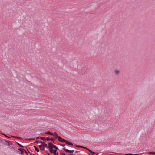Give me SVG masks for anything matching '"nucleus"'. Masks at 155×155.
<instances>
[{"instance_id": "nucleus-1", "label": "nucleus", "mask_w": 155, "mask_h": 155, "mask_svg": "<svg viewBox=\"0 0 155 155\" xmlns=\"http://www.w3.org/2000/svg\"><path fill=\"white\" fill-rule=\"evenodd\" d=\"M53 144H52L51 142H49L48 144V147L49 149L50 150V151H52L53 150Z\"/></svg>"}, {"instance_id": "nucleus-2", "label": "nucleus", "mask_w": 155, "mask_h": 155, "mask_svg": "<svg viewBox=\"0 0 155 155\" xmlns=\"http://www.w3.org/2000/svg\"><path fill=\"white\" fill-rule=\"evenodd\" d=\"M87 70V68L85 67H83V68L81 70V73L82 74H83L85 73Z\"/></svg>"}, {"instance_id": "nucleus-3", "label": "nucleus", "mask_w": 155, "mask_h": 155, "mask_svg": "<svg viewBox=\"0 0 155 155\" xmlns=\"http://www.w3.org/2000/svg\"><path fill=\"white\" fill-rule=\"evenodd\" d=\"M58 141L62 142H65L66 141V140L65 139L62 138L60 136L58 137Z\"/></svg>"}, {"instance_id": "nucleus-4", "label": "nucleus", "mask_w": 155, "mask_h": 155, "mask_svg": "<svg viewBox=\"0 0 155 155\" xmlns=\"http://www.w3.org/2000/svg\"><path fill=\"white\" fill-rule=\"evenodd\" d=\"M48 134V135H54L53 134L50 132V131H47V132H45V133H41L42 134Z\"/></svg>"}, {"instance_id": "nucleus-5", "label": "nucleus", "mask_w": 155, "mask_h": 155, "mask_svg": "<svg viewBox=\"0 0 155 155\" xmlns=\"http://www.w3.org/2000/svg\"><path fill=\"white\" fill-rule=\"evenodd\" d=\"M46 140L47 141L50 140L51 141H54V140L53 138H51L50 139L49 137L46 138Z\"/></svg>"}, {"instance_id": "nucleus-6", "label": "nucleus", "mask_w": 155, "mask_h": 155, "mask_svg": "<svg viewBox=\"0 0 155 155\" xmlns=\"http://www.w3.org/2000/svg\"><path fill=\"white\" fill-rule=\"evenodd\" d=\"M39 148L40 149L42 150H44V147L43 144L39 145Z\"/></svg>"}, {"instance_id": "nucleus-7", "label": "nucleus", "mask_w": 155, "mask_h": 155, "mask_svg": "<svg viewBox=\"0 0 155 155\" xmlns=\"http://www.w3.org/2000/svg\"><path fill=\"white\" fill-rule=\"evenodd\" d=\"M18 150L19 151H20L21 150L24 151H25V152L26 153V154L27 155H28V153L26 152V151L24 149H22V148H19L18 149Z\"/></svg>"}, {"instance_id": "nucleus-8", "label": "nucleus", "mask_w": 155, "mask_h": 155, "mask_svg": "<svg viewBox=\"0 0 155 155\" xmlns=\"http://www.w3.org/2000/svg\"><path fill=\"white\" fill-rule=\"evenodd\" d=\"M50 152L52 153H53L54 154H55V153H56L57 150H52V151H50Z\"/></svg>"}, {"instance_id": "nucleus-9", "label": "nucleus", "mask_w": 155, "mask_h": 155, "mask_svg": "<svg viewBox=\"0 0 155 155\" xmlns=\"http://www.w3.org/2000/svg\"><path fill=\"white\" fill-rule=\"evenodd\" d=\"M65 142V143L67 144H68V145H73V144L71 143L70 142L68 141H66Z\"/></svg>"}, {"instance_id": "nucleus-10", "label": "nucleus", "mask_w": 155, "mask_h": 155, "mask_svg": "<svg viewBox=\"0 0 155 155\" xmlns=\"http://www.w3.org/2000/svg\"><path fill=\"white\" fill-rule=\"evenodd\" d=\"M11 137L14 138H17V139H21V138L19 137H16V136H11Z\"/></svg>"}, {"instance_id": "nucleus-11", "label": "nucleus", "mask_w": 155, "mask_h": 155, "mask_svg": "<svg viewBox=\"0 0 155 155\" xmlns=\"http://www.w3.org/2000/svg\"><path fill=\"white\" fill-rule=\"evenodd\" d=\"M34 147L35 151H37V152H39V149L36 147L35 146H34Z\"/></svg>"}, {"instance_id": "nucleus-12", "label": "nucleus", "mask_w": 155, "mask_h": 155, "mask_svg": "<svg viewBox=\"0 0 155 155\" xmlns=\"http://www.w3.org/2000/svg\"><path fill=\"white\" fill-rule=\"evenodd\" d=\"M35 142L37 143H42L43 144V143H44V142H43V141H40L39 140H37Z\"/></svg>"}, {"instance_id": "nucleus-13", "label": "nucleus", "mask_w": 155, "mask_h": 155, "mask_svg": "<svg viewBox=\"0 0 155 155\" xmlns=\"http://www.w3.org/2000/svg\"><path fill=\"white\" fill-rule=\"evenodd\" d=\"M63 149L64 150V151L65 152H68L69 153V150H68V149H66L65 148H64V147L63 148Z\"/></svg>"}, {"instance_id": "nucleus-14", "label": "nucleus", "mask_w": 155, "mask_h": 155, "mask_svg": "<svg viewBox=\"0 0 155 155\" xmlns=\"http://www.w3.org/2000/svg\"><path fill=\"white\" fill-rule=\"evenodd\" d=\"M43 145L44 146V148L45 147L46 148H48L47 145L44 142V143H43Z\"/></svg>"}, {"instance_id": "nucleus-15", "label": "nucleus", "mask_w": 155, "mask_h": 155, "mask_svg": "<svg viewBox=\"0 0 155 155\" xmlns=\"http://www.w3.org/2000/svg\"><path fill=\"white\" fill-rule=\"evenodd\" d=\"M53 148H54L55 149H56V150H57V149H58V147H56V146H55V145H53Z\"/></svg>"}, {"instance_id": "nucleus-16", "label": "nucleus", "mask_w": 155, "mask_h": 155, "mask_svg": "<svg viewBox=\"0 0 155 155\" xmlns=\"http://www.w3.org/2000/svg\"><path fill=\"white\" fill-rule=\"evenodd\" d=\"M4 143H6V144H7V143H8L9 145L10 144L8 143V141L6 140H5L4 142Z\"/></svg>"}, {"instance_id": "nucleus-17", "label": "nucleus", "mask_w": 155, "mask_h": 155, "mask_svg": "<svg viewBox=\"0 0 155 155\" xmlns=\"http://www.w3.org/2000/svg\"><path fill=\"white\" fill-rule=\"evenodd\" d=\"M119 72V71L118 70H116L115 73L116 74H118Z\"/></svg>"}, {"instance_id": "nucleus-18", "label": "nucleus", "mask_w": 155, "mask_h": 155, "mask_svg": "<svg viewBox=\"0 0 155 155\" xmlns=\"http://www.w3.org/2000/svg\"><path fill=\"white\" fill-rule=\"evenodd\" d=\"M125 155H139L138 154H126Z\"/></svg>"}, {"instance_id": "nucleus-19", "label": "nucleus", "mask_w": 155, "mask_h": 155, "mask_svg": "<svg viewBox=\"0 0 155 155\" xmlns=\"http://www.w3.org/2000/svg\"><path fill=\"white\" fill-rule=\"evenodd\" d=\"M1 134L4 135L7 138H9L10 137L8 136H7L5 134Z\"/></svg>"}, {"instance_id": "nucleus-20", "label": "nucleus", "mask_w": 155, "mask_h": 155, "mask_svg": "<svg viewBox=\"0 0 155 155\" xmlns=\"http://www.w3.org/2000/svg\"><path fill=\"white\" fill-rule=\"evenodd\" d=\"M40 139H41V140H44L46 138L45 137H40Z\"/></svg>"}, {"instance_id": "nucleus-21", "label": "nucleus", "mask_w": 155, "mask_h": 155, "mask_svg": "<svg viewBox=\"0 0 155 155\" xmlns=\"http://www.w3.org/2000/svg\"><path fill=\"white\" fill-rule=\"evenodd\" d=\"M17 143V144L19 145V146L20 147H24L23 146H22V145H21L20 144H19L18 143Z\"/></svg>"}, {"instance_id": "nucleus-22", "label": "nucleus", "mask_w": 155, "mask_h": 155, "mask_svg": "<svg viewBox=\"0 0 155 155\" xmlns=\"http://www.w3.org/2000/svg\"><path fill=\"white\" fill-rule=\"evenodd\" d=\"M149 153L152 154H155V152H150Z\"/></svg>"}, {"instance_id": "nucleus-23", "label": "nucleus", "mask_w": 155, "mask_h": 155, "mask_svg": "<svg viewBox=\"0 0 155 155\" xmlns=\"http://www.w3.org/2000/svg\"><path fill=\"white\" fill-rule=\"evenodd\" d=\"M74 152V151L73 150H69V153H72Z\"/></svg>"}, {"instance_id": "nucleus-24", "label": "nucleus", "mask_w": 155, "mask_h": 155, "mask_svg": "<svg viewBox=\"0 0 155 155\" xmlns=\"http://www.w3.org/2000/svg\"><path fill=\"white\" fill-rule=\"evenodd\" d=\"M20 152H21V154H23L24 152H25V151H22V150Z\"/></svg>"}, {"instance_id": "nucleus-25", "label": "nucleus", "mask_w": 155, "mask_h": 155, "mask_svg": "<svg viewBox=\"0 0 155 155\" xmlns=\"http://www.w3.org/2000/svg\"><path fill=\"white\" fill-rule=\"evenodd\" d=\"M89 152H90L91 153V152H92V151H91V150H90L89 149H87V148L86 149Z\"/></svg>"}, {"instance_id": "nucleus-26", "label": "nucleus", "mask_w": 155, "mask_h": 155, "mask_svg": "<svg viewBox=\"0 0 155 155\" xmlns=\"http://www.w3.org/2000/svg\"><path fill=\"white\" fill-rule=\"evenodd\" d=\"M76 147H80V148H81V146H79V145H76Z\"/></svg>"}, {"instance_id": "nucleus-27", "label": "nucleus", "mask_w": 155, "mask_h": 155, "mask_svg": "<svg viewBox=\"0 0 155 155\" xmlns=\"http://www.w3.org/2000/svg\"><path fill=\"white\" fill-rule=\"evenodd\" d=\"M81 148H84V149H87V148L86 147H83V146H82L81 147Z\"/></svg>"}, {"instance_id": "nucleus-28", "label": "nucleus", "mask_w": 155, "mask_h": 155, "mask_svg": "<svg viewBox=\"0 0 155 155\" xmlns=\"http://www.w3.org/2000/svg\"><path fill=\"white\" fill-rule=\"evenodd\" d=\"M54 134L53 135L54 136H55V135H56L57 134V133H56V132H54V133H53Z\"/></svg>"}, {"instance_id": "nucleus-29", "label": "nucleus", "mask_w": 155, "mask_h": 155, "mask_svg": "<svg viewBox=\"0 0 155 155\" xmlns=\"http://www.w3.org/2000/svg\"><path fill=\"white\" fill-rule=\"evenodd\" d=\"M60 153L61 154V155H65V154L64 153Z\"/></svg>"}, {"instance_id": "nucleus-30", "label": "nucleus", "mask_w": 155, "mask_h": 155, "mask_svg": "<svg viewBox=\"0 0 155 155\" xmlns=\"http://www.w3.org/2000/svg\"><path fill=\"white\" fill-rule=\"evenodd\" d=\"M55 136L56 137V138H58V136L57 134H56V135H55Z\"/></svg>"}, {"instance_id": "nucleus-31", "label": "nucleus", "mask_w": 155, "mask_h": 155, "mask_svg": "<svg viewBox=\"0 0 155 155\" xmlns=\"http://www.w3.org/2000/svg\"><path fill=\"white\" fill-rule=\"evenodd\" d=\"M91 153L92 154H95V153L94 152H93V151H92V152H91Z\"/></svg>"}, {"instance_id": "nucleus-32", "label": "nucleus", "mask_w": 155, "mask_h": 155, "mask_svg": "<svg viewBox=\"0 0 155 155\" xmlns=\"http://www.w3.org/2000/svg\"><path fill=\"white\" fill-rule=\"evenodd\" d=\"M33 140L32 139H26V140Z\"/></svg>"}, {"instance_id": "nucleus-33", "label": "nucleus", "mask_w": 155, "mask_h": 155, "mask_svg": "<svg viewBox=\"0 0 155 155\" xmlns=\"http://www.w3.org/2000/svg\"><path fill=\"white\" fill-rule=\"evenodd\" d=\"M54 155H58V153H56L55 154H54Z\"/></svg>"}, {"instance_id": "nucleus-34", "label": "nucleus", "mask_w": 155, "mask_h": 155, "mask_svg": "<svg viewBox=\"0 0 155 155\" xmlns=\"http://www.w3.org/2000/svg\"><path fill=\"white\" fill-rule=\"evenodd\" d=\"M61 146L64 147L65 145H61Z\"/></svg>"}, {"instance_id": "nucleus-35", "label": "nucleus", "mask_w": 155, "mask_h": 155, "mask_svg": "<svg viewBox=\"0 0 155 155\" xmlns=\"http://www.w3.org/2000/svg\"><path fill=\"white\" fill-rule=\"evenodd\" d=\"M79 152V151H75V153H78Z\"/></svg>"}, {"instance_id": "nucleus-36", "label": "nucleus", "mask_w": 155, "mask_h": 155, "mask_svg": "<svg viewBox=\"0 0 155 155\" xmlns=\"http://www.w3.org/2000/svg\"><path fill=\"white\" fill-rule=\"evenodd\" d=\"M28 152H29V153H30V155H33L32 154H31L30 152H29V151H28Z\"/></svg>"}, {"instance_id": "nucleus-37", "label": "nucleus", "mask_w": 155, "mask_h": 155, "mask_svg": "<svg viewBox=\"0 0 155 155\" xmlns=\"http://www.w3.org/2000/svg\"><path fill=\"white\" fill-rule=\"evenodd\" d=\"M48 155H50V154L49 153H48Z\"/></svg>"}, {"instance_id": "nucleus-38", "label": "nucleus", "mask_w": 155, "mask_h": 155, "mask_svg": "<svg viewBox=\"0 0 155 155\" xmlns=\"http://www.w3.org/2000/svg\"><path fill=\"white\" fill-rule=\"evenodd\" d=\"M38 138H39V137L37 138V139H38Z\"/></svg>"}]
</instances>
